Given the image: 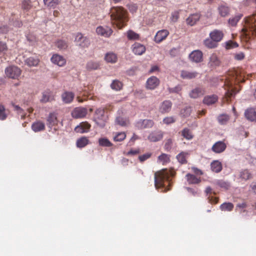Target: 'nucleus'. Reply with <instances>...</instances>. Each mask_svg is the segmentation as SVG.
Masks as SVG:
<instances>
[{
    "instance_id": "obj_2",
    "label": "nucleus",
    "mask_w": 256,
    "mask_h": 256,
    "mask_svg": "<svg viewBox=\"0 0 256 256\" xmlns=\"http://www.w3.org/2000/svg\"><path fill=\"white\" fill-rule=\"evenodd\" d=\"M110 18L112 24L118 29L126 26L128 20L127 11L122 6L113 7L110 10Z\"/></svg>"
},
{
    "instance_id": "obj_18",
    "label": "nucleus",
    "mask_w": 256,
    "mask_h": 256,
    "mask_svg": "<svg viewBox=\"0 0 256 256\" xmlns=\"http://www.w3.org/2000/svg\"><path fill=\"white\" fill-rule=\"evenodd\" d=\"M96 32L98 34L106 38L109 37L113 32L110 28L107 26L104 28L102 26H98Z\"/></svg>"
},
{
    "instance_id": "obj_7",
    "label": "nucleus",
    "mask_w": 256,
    "mask_h": 256,
    "mask_svg": "<svg viewBox=\"0 0 256 256\" xmlns=\"http://www.w3.org/2000/svg\"><path fill=\"white\" fill-rule=\"evenodd\" d=\"M96 121L97 124L100 127L105 126V122L106 117L104 115V110L102 108L97 109L95 112Z\"/></svg>"
},
{
    "instance_id": "obj_21",
    "label": "nucleus",
    "mask_w": 256,
    "mask_h": 256,
    "mask_svg": "<svg viewBox=\"0 0 256 256\" xmlns=\"http://www.w3.org/2000/svg\"><path fill=\"white\" fill-rule=\"evenodd\" d=\"M246 118L249 120L256 121V108H248L244 112Z\"/></svg>"
},
{
    "instance_id": "obj_58",
    "label": "nucleus",
    "mask_w": 256,
    "mask_h": 256,
    "mask_svg": "<svg viewBox=\"0 0 256 256\" xmlns=\"http://www.w3.org/2000/svg\"><path fill=\"white\" fill-rule=\"evenodd\" d=\"M191 112L190 108L186 107L181 111V114L184 117L188 116L190 115Z\"/></svg>"
},
{
    "instance_id": "obj_44",
    "label": "nucleus",
    "mask_w": 256,
    "mask_h": 256,
    "mask_svg": "<svg viewBox=\"0 0 256 256\" xmlns=\"http://www.w3.org/2000/svg\"><path fill=\"white\" fill-rule=\"evenodd\" d=\"M110 87L112 90H120L122 87V84L118 80H114L111 84Z\"/></svg>"
},
{
    "instance_id": "obj_16",
    "label": "nucleus",
    "mask_w": 256,
    "mask_h": 256,
    "mask_svg": "<svg viewBox=\"0 0 256 256\" xmlns=\"http://www.w3.org/2000/svg\"><path fill=\"white\" fill-rule=\"evenodd\" d=\"M52 63L60 66H62L66 64V60L62 56L58 54H54L50 58Z\"/></svg>"
},
{
    "instance_id": "obj_26",
    "label": "nucleus",
    "mask_w": 256,
    "mask_h": 256,
    "mask_svg": "<svg viewBox=\"0 0 256 256\" xmlns=\"http://www.w3.org/2000/svg\"><path fill=\"white\" fill-rule=\"evenodd\" d=\"M220 64V61L217 56L214 54H212L210 58V60L208 63V66L214 68L218 66Z\"/></svg>"
},
{
    "instance_id": "obj_45",
    "label": "nucleus",
    "mask_w": 256,
    "mask_h": 256,
    "mask_svg": "<svg viewBox=\"0 0 256 256\" xmlns=\"http://www.w3.org/2000/svg\"><path fill=\"white\" fill-rule=\"evenodd\" d=\"M100 146L106 147L112 146L113 144L106 138H100L98 140Z\"/></svg>"
},
{
    "instance_id": "obj_27",
    "label": "nucleus",
    "mask_w": 256,
    "mask_h": 256,
    "mask_svg": "<svg viewBox=\"0 0 256 256\" xmlns=\"http://www.w3.org/2000/svg\"><path fill=\"white\" fill-rule=\"evenodd\" d=\"M218 100V98L216 94L206 96L204 98L203 102L206 105L210 106L216 103Z\"/></svg>"
},
{
    "instance_id": "obj_12",
    "label": "nucleus",
    "mask_w": 256,
    "mask_h": 256,
    "mask_svg": "<svg viewBox=\"0 0 256 256\" xmlns=\"http://www.w3.org/2000/svg\"><path fill=\"white\" fill-rule=\"evenodd\" d=\"M189 58L193 62H200L202 61L203 54L200 50H195L190 54Z\"/></svg>"
},
{
    "instance_id": "obj_64",
    "label": "nucleus",
    "mask_w": 256,
    "mask_h": 256,
    "mask_svg": "<svg viewBox=\"0 0 256 256\" xmlns=\"http://www.w3.org/2000/svg\"><path fill=\"white\" fill-rule=\"evenodd\" d=\"M182 90L180 86H178L174 88H170L169 92H176L178 93Z\"/></svg>"
},
{
    "instance_id": "obj_31",
    "label": "nucleus",
    "mask_w": 256,
    "mask_h": 256,
    "mask_svg": "<svg viewBox=\"0 0 256 256\" xmlns=\"http://www.w3.org/2000/svg\"><path fill=\"white\" fill-rule=\"evenodd\" d=\"M89 143L90 140L87 137L82 136L77 140L76 145L78 148H82L86 146Z\"/></svg>"
},
{
    "instance_id": "obj_19",
    "label": "nucleus",
    "mask_w": 256,
    "mask_h": 256,
    "mask_svg": "<svg viewBox=\"0 0 256 256\" xmlns=\"http://www.w3.org/2000/svg\"><path fill=\"white\" fill-rule=\"evenodd\" d=\"M164 136V132L161 130L152 132L148 137V140L152 142L160 140Z\"/></svg>"
},
{
    "instance_id": "obj_53",
    "label": "nucleus",
    "mask_w": 256,
    "mask_h": 256,
    "mask_svg": "<svg viewBox=\"0 0 256 256\" xmlns=\"http://www.w3.org/2000/svg\"><path fill=\"white\" fill-rule=\"evenodd\" d=\"M7 114L6 112V108L4 106L0 104V120H5L7 118Z\"/></svg>"
},
{
    "instance_id": "obj_17",
    "label": "nucleus",
    "mask_w": 256,
    "mask_h": 256,
    "mask_svg": "<svg viewBox=\"0 0 256 256\" xmlns=\"http://www.w3.org/2000/svg\"><path fill=\"white\" fill-rule=\"evenodd\" d=\"M132 52L136 55H142L146 52V47L144 45L135 42L132 46Z\"/></svg>"
},
{
    "instance_id": "obj_41",
    "label": "nucleus",
    "mask_w": 256,
    "mask_h": 256,
    "mask_svg": "<svg viewBox=\"0 0 256 256\" xmlns=\"http://www.w3.org/2000/svg\"><path fill=\"white\" fill-rule=\"evenodd\" d=\"M99 67L100 64L98 62L92 60L88 62L86 66V69L88 70H96Z\"/></svg>"
},
{
    "instance_id": "obj_51",
    "label": "nucleus",
    "mask_w": 256,
    "mask_h": 256,
    "mask_svg": "<svg viewBox=\"0 0 256 256\" xmlns=\"http://www.w3.org/2000/svg\"><path fill=\"white\" fill-rule=\"evenodd\" d=\"M219 123L221 124H225L230 120V117L227 114H221L218 118Z\"/></svg>"
},
{
    "instance_id": "obj_6",
    "label": "nucleus",
    "mask_w": 256,
    "mask_h": 256,
    "mask_svg": "<svg viewBox=\"0 0 256 256\" xmlns=\"http://www.w3.org/2000/svg\"><path fill=\"white\" fill-rule=\"evenodd\" d=\"M75 42L81 48H88L90 44L88 38L84 36L82 33H77L75 36Z\"/></svg>"
},
{
    "instance_id": "obj_49",
    "label": "nucleus",
    "mask_w": 256,
    "mask_h": 256,
    "mask_svg": "<svg viewBox=\"0 0 256 256\" xmlns=\"http://www.w3.org/2000/svg\"><path fill=\"white\" fill-rule=\"evenodd\" d=\"M127 37L129 40H136L139 39L140 36L134 32L129 30L127 32Z\"/></svg>"
},
{
    "instance_id": "obj_3",
    "label": "nucleus",
    "mask_w": 256,
    "mask_h": 256,
    "mask_svg": "<svg viewBox=\"0 0 256 256\" xmlns=\"http://www.w3.org/2000/svg\"><path fill=\"white\" fill-rule=\"evenodd\" d=\"M170 172L166 170H162L154 174V185L156 188H164V192L170 190L168 188L170 186Z\"/></svg>"
},
{
    "instance_id": "obj_33",
    "label": "nucleus",
    "mask_w": 256,
    "mask_h": 256,
    "mask_svg": "<svg viewBox=\"0 0 256 256\" xmlns=\"http://www.w3.org/2000/svg\"><path fill=\"white\" fill-rule=\"evenodd\" d=\"M210 166L212 171L216 173L220 172L222 168V163L217 160H214L212 162Z\"/></svg>"
},
{
    "instance_id": "obj_56",
    "label": "nucleus",
    "mask_w": 256,
    "mask_h": 256,
    "mask_svg": "<svg viewBox=\"0 0 256 256\" xmlns=\"http://www.w3.org/2000/svg\"><path fill=\"white\" fill-rule=\"evenodd\" d=\"M238 46V45L237 42L232 40H229L226 44V49H231L236 48Z\"/></svg>"
},
{
    "instance_id": "obj_63",
    "label": "nucleus",
    "mask_w": 256,
    "mask_h": 256,
    "mask_svg": "<svg viewBox=\"0 0 256 256\" xmlns=\"http://www.w3.org/2000/svg\"><path fill=\"white\" fill-rule=\"evenodd\" d=\"M129 10L132 12H136L138 10V6L135 4H131L128 6Z\"/></svg>"
},
{
    "instance_id": "obj_52",
    "label": "nucleus",
    "mask_w": 256,
    "mask_h": 256,
    "mask_svg": "<svg viewBox=\"0 0 256 256\" xmlns=\"http://www.w3.org/2000/svg\"><path fill=\"white\" fill-rule=\"evenodd\" d=\"M56 46L60 50H65L68 47L67 42L64 40H58L56 42Z\"/></svg>"
},
{
    "instance_id": "obj_59",
    "label": "nucleus",
    "mask_w": 256,
    "mask_h": 256,
    "mask_svg": "<svg viewBox=\"0 0 256 256\" xmlns=\"http://www.w3.org/2000/svg\"><path fill=\"white\" fill-rule=\"evenodd\" d=\"M172 140L169 138L166 140V142L164 144V148L166 150H170L172 148Z\"/></svg>"
},
{
    "instance_id": "obj_28",
    "label": "nucleus",
    "mask_w": 256,
    "mask_h": 256,
    "mask_svg": "<svg viewBox=\"0 0 256 256\" xmlns=\"http://www.w3.org/2000/svg\"><path fill=\"white\" fill-rule=\"evenodd\" d=\"M198 73L196 72H189L188 70H182L180 73V76L184 79H192L196 78Z\"/></svg>"
},
{
    "instance_id": "obj_55",
    "label": "nucleus",
    "mask_w": 256,
    "mask_h": 256,
    "mask_svg": "<svg viewBox=\"0 0 256 256\" xmlns=\"http://www.w3.org/2000/svg\"><path fill=\"white\" fill-rule=\"evenodd\" d=\"M177 159L178 160V161L182 163V164H185L186 162V154L184 152H182L180 154H179L177 156Z\"/></svg>"
},
{
    "instance_id": "obj_10",
    "label": "nucleus",
    "mask_w": 256,
    "mask_h": 256,
    "mask_svg": "<svg viewBox=\"0 0 256 256\" xmlns=\"http://www.w3.org/2000/svg\"><path fill=\"white\" fill-rule=\"evenodd\" d=\"M154 123L152 120H140L136 124V126L138 129L149 128H152Z\"/></svg>"
},
{
    "instance_id": "obj_29",
    "label": "nucleus",
    "mask_w": 256,
    "mask_h": 256,
    "mask_svg": "<svg viewBox=\"0 0 256 256\" xmlns=\"http://www.w3.org/2000/svg\"><path fill=\"white\" fill-rule=\"evenodd\" d=\"M104 60L107 62L114 64L118 60V56L112 52H108L105 54Z\"/></svg>"
},
{
    "instance_id": "obj_36",
    "label": "nucleus",
    "mask_w": 256,
    "mask_h": 256,
    "mask_svg": "<svg viewBox=\"0 0 256 256\" xmlns=\"http://www.w3.org/2000/svg\"><path fill=\"white\" fill-rule=\"evenodd\" d=\"M218 10L220 14L222 17L228 16L230 13L229 8L224 5L220 6L218 8Z\"/></svg>"
},
{
    "instance_id": "obj_61",
    "label": "nucleus",
    "mask_w": 256,
    "mask_h": 256,
    "mask_svg": "<svg viewBox=\"0 0 256 256\" xmlns=\"http://www.w3.org/2000/svg\"><path fill=\"white\" fill-rule=\"evenodd\" d=\"M8 48L6 44L0 41V54L5 52L7 50Z\"/></svg>"
},
{
    "instance_id": "obj_60",
    "label": "nucleus",
    "mask_w": 256,
    "mask_h": 256,
    "mask_svg": "<svg viewBox=\"0 0 256 256\" xmlns=\"http://www.w3.org/2000/svg\"><path fill=\"white\" fill-rule=\"evenodd\" d=\"M151 156V154L146 153L138 156V159L140 162H144L149 158Z\"/></svg>"
},
{
    "instance_id": "obj_32",
    "label": "nucleus",
    "mask_w": 256,
    "mask_h": 256,
    "mask_svg": "<svg viewBox=\"0 0 256 256\" xmlns=\"http://www.w3.org/2000/svg\"><path fill=\"white\" fill-rule=\"evenodd\" d=\"M58 123V120L56 116L54 113H50L49 114L47 118V125L48 127L52 126Z\"/></svg>"
},
{
    "instance_id": "obj_13",
    "label": "nucleus",
    "mask_w": 256,
    "mask_h": 256,
    "mask_svg": "<svg viewBox=\"0 0 256 256\" xmlns=\"http://www.w3.org/2000/svg\"><path fill=\"white\" fill-rule=\"evenodd\" d=\"M160 84V80L156 76H152L149 78L146 82V88L149 90H154Z\"/></svg>"
},
{
    "instance_id": "obj_8",
    "label": "nucleus",
    "mask_w": 256,
    "mask_h": 256,
    "mask_svg": "<svg viewBox=\"0 0 256 256\" xmlns=\"http://www.w3.org/2000/svg\"><path fill=\"white\" fill-rule=\"evenodd\" d=\"M87 114L88 110L86 108L78 107L72 112L71 114L72 117L74 118H80L85 117Z\"/></svg>"
},
{
    "instance_id": "obj_4",
    "label": "nucleus",
    "mask_w": 256,
    "mask_h": 256,
    "mask_svg": "<svg viewBox=\"0 0 256 256\" xmlns=\"http://www.w3.org/2000/svg\"><path fill=\"white\" fill-rule=\"evenodd\" d=\"M256 14H253L246 18V24L242 31L246 38L250 39L256 36Z\"/></svg>"
},
{
    "instance_id": "obj_39",
    "label": "nucleus",
    "mask_w": 256,
    "mask_h": 256,
    "mask_svg": "<svg viewBox=\"0 0 256 256\" xmlns=\"http://www.w3.org/2000/svg\"><path fill=\"white\" fill-rule=\"evenodd\" d=\"M242 15L240 14H238L234 17L230 18L228 20V24L230 26H234L236 25L238 22L240 20Z\"/></svg>"
},
{
    "instance_id": "obj_9",
    "label": "nucleus",
    "mask_w": 256,
    "mask_h": 256,
    "mask_svg": "<svg viewBox=\"0 0 256 256\" xmlns=\"http://www.w3.org/2000/svg\"><path fill=\"white\" fill-rule=\"evenodd\" d=\"M226 144L224 141H218L213 144L212 150L214 153L220 154L226 150Z\"/></svg>"
},
{
    "instance_id": "obj_14",
    "label": "nucleus",
    "mask_w": 256,
    "mask_h": 256,
    "mask_svg": "<svg viewBox=\"0 0 256 256\" xmlns=\"http://www.w3.org/2000/svg\"><path fill=\"white\" fill-rule=\"evenodd\" d=\"M169 34V32L167 30H158L155 36L154 41L156 43H160L164 40Z\"/></svg>"
},
{
    "instance_id": "obj_50",
    "label": "nucleus",
    "mask_w": 256,
    "mask_h": 256,
    "mask_svg": "<svg viewBox=\"0 0 256 256\" xmlns=\"http://www.w3.org/2000/svg\"><path fill=\"white\" fill-rule=\"evenodd\" d=\"M222 210L232 211L234 208V204L231 202H224L220 205Z\"/></svg>"
},
{
    "instance_id": "obj_24",
    "label": "nucleus",
    "mask_w": 256,
    "mask_h": 256,
    "mask_svg": "<svg viewBox=\"0 0 256 256\" xmlns=\"http://www.w3.org/2000/svg\"><path fill=\"white\" fill-rule=\"evenodd\" d=\"M53 100H54V96L51 91L47 90L42 93V98L40 99L42 102L46 103Z\"/></svg>"
},
{
    "instance_id": "obj_23",
    "label": "nucleus",
    "mask_w": 256,
    "mask_h": 256,
    "mask_svg": "<svg viewBox=\"0 0 256 256\" xmlns=\"http://www.w3.org/2000/svg\"><path fill=\"white\" fill-rule=\"evenodd\" d=\"M200 16L198 14H190L186 19V24L193 26L196 24V23L200 20Z\"/></svg>"
},
{
    "instance_id": "obj_20",
    "label": "nucleus",
    "mask_w": 256,
    "mask_h": 256,
    "mask_svg": "<svg viewBox=\"0 0 256 256\" xmlns=\"http://www.w3.org/2000/svg\"><path fill=\"white\" fill-rule=\"evenodd\" d=\"M205 94V90L204 88L200 87H198L192 90L190 94V96L192 98H197L200 96H202Z\"/></svg>"
},
{
    "instance_id": "obj_38",
    "label": "nucleus",
    "mask_w": 256,
    "mask_h": 256,
    "mask_svg": "<svg viewBox=\"0 0 256 256\" xmlns=\"http://www.w3.org/2000/svg\"><path fill=\"white\" fill-rule=\"evenodd\" d=\"M204 44L208 48H215L218 46V44L210 38L206 39L204 42Z\"/></svg>"
},
{
    "instance_id": "obj_46",
    "label": "nucleus",
    "mask_w": 256,
    "mask_h": 256,
    "mask_svg": "<svg viewBox=\"0 0 256 256\" xmlns=\"http://www.w3.org/2000/svg\"><path fill=\"white\" fill-rule=\"evenodd\" d=\"M158 160L164 165L170 162V156L167 154H162L158 157Z\"/></svg>"
},
{
    "instance_id": "obj_30",
    "label": "nucleus",
    "mask_w": 256,
    "mask_h": 256,
    "mask_svg": "<svg viewBox=\"0 0 256 256\" xmlns=\"http://www.w3.org/2000/svg\"><path fill=\"white\" fill-rule=\"evenodd\" d=\"M32 128L34 132H40L44 130L45 124L42 122L36 121L32 124Z\"/></svg>"
},
{
    "instance_id": "obj_57",
    "label": "nucleus",
    "mask_w": 256,
    "mask_h": 256,
    "mask_svg": "<svg viewBox=\"0 0 256 256\" xmlns=\"http://www.w3.org/2000/svg\"><path fill=\"white\" fill-rule=\"evenodd\" d=\"M162 122L166 124H170L174 123L176 122V119L173 116H168L164 118Z\"/></svg>"
},
{
    "instance_id": "obj_48",
    "label": "nucleus",
    "mask_w": 256,
    "mask_h": 256,
    "mask_svg": "<svg viewBox=\"0 0 256 256\" xmlns=\"http://www.w3.org/2000/svg\"><path fill=\"white\" fill-rule=\"evenodd\" d=\"M22 8L24 10L28 12L32 8L31 1L30 0H24L22 2Z\"/></svg>"
},
{
    "instance_id": "obj_54",
    "label": "nucleus",
    "mask_w": 256,
    "mask_h": 256,
    "mask_svg": "<svg viewBox=\"0 0 256 256\" xmlns=\"http://www.w3.org/2000/svg\"><path fill=\"white\" fill-rule=\"evenodd\" d=\"M217 184L219 186H220L222 188H224L226 190L228 189L230 187V184L229 182L224 181V180H218L217 182Z\"/></svg>"
},
{
    "instance_id": "obj_40",
    "label": "nucleus",
    "mask_w": 256,
    "mask_h": 256,
    "mask_svg": "<svg viewBox=\"0 0 256 256\" xmlns=\"http://www.w3.org/2000/svg\"><path fill=\"white\" fill-rule=\"evenodd\" d=\"M182 136L188 140H190L194 137L192 131L188 128H184L182 130Z\"/></svg>"
},
{
    "instance_id": "obj_62",
    "label": "nucleus",
    "mask_w": 256,
    "mask_h": 256,
    "mask_svg": "<svg viewBox=\"0 0 256 256\" xmlns=\"http://www.w3.org/2000/svg\"><path fill=\"white\" fill-rule=\"evenodd\" d=\"M10 30L9 27L6 25H3L0 27V34H6Z\"/></svg>"
},
{
    "instance_id": "obj_47",
    "label": "nucleus",
    "mask_w": 256,
    "mask_h": 256,
    "mask_svg": "<svg viewBox=\"0 0 256 256\" xmlns=\"http://www.w3.org/2000/svg\"><path fill=\"white\" fill-rule=\"evenodd\" d=\"M116 124L122 126H127L129 124V121L128 120L120 116L116 118Z\"/></svg>"
},
{
    "instance_id": "obj_43",
    "label": "nucleus",
    "mask_w": 256,
    "mask_h": 256,
    "mask_svg": "<svg viewBox=\"0 0 256 256\" xmlns=\"http://www.w3.org/2000/svg\"><path fill=\"white\" fill-rule=\"evenodd\" d=\"M60 0H44L46 6L49 8H54L60 2Z\"/></svg>"
},
{
    "instance_id": "obj_5",
    "label": "nucleus",
    "mask_w": 256,
    "mask_h": 256,
    "mask_svg": "<svg viewBox=\"0 0 256 256\" xmlns=\"http://www.w3.org/2000/svg\"><path fill=\"white\" fill-rule=\"evenodd\" d=\"M22 70L16 66H10L5 70L6 76L12 79H18L21 74Z\"/></svg>"
},
{
    "instance_id": "obj_34",
    "label": "nucleus",
    "mask_w": 256,
    "mask_h": 256,
    "mask_svg": "<svg viewBox=\"0 0 256 256\" xmlns=\"http://www.w3.org/2000/svg\"><path fill=\"white\" fill-rule=\"evenodd\" d=\"M126 135L124 132H113V140L116 142H120L126 138Z\"/></svg>"
},
{
    "instance_id": "obj_1",
    "label": "nucleus",
    "mask_w": 256,
    "mask_h": 256,
    "mask_svg": "<svg viewBox=\"0 0 256 256\" xmlns=\"http://www.w3.org/2000/svg\"><path fill=\"white\" fill-rule=\"evenodd\" d=\"M230 75L232 76L230 78H228L225 82L224 86L226 90L225 97L227 102L238 92L234 84L236 83L244 82V76L241 69L235 70L230 72Z\"/></svg>"
},
{
    "instance_id": "obj_15",
    "label": "nucleus",
    "mask_w": 256,
    "mask_h": 256,
    "mask_svg": "<svg viewBox=\"0 0 256 256\" xmlns=\"http://www.w3.org/2000/svg\"><path fill=\"white\" fill-rule=\"evenodd\" d=\"M224 36V34L222 31L218 30H214L210 33V38L216 43L220 42Z\"/></svg>"
},
{
    "instance_id": "obj_35",
    "label": "nucleus",
    "mask_w": 256,
    "mask_h": 256,
    "mask_svg": "<svg viewBox=\"0 0 256 256\" xmlns=\"http://www.w3.org/2000/svg\"><path fill=\"white\" fill-rule=\"evenodd\" d=\"M186 177L187 181L190 184H197L200 182V178H197L194 174H188Z\"/></svg>"
},
{
    "instance_id": "obj_37",
    "label": "nucleus",
    "mask_w": 256,
    "mask_h": 256,
    "mask_svg": "<svg viewBox=\"0 0 256 256\" xmlns=\"http://www.w3.org/2000/svg\"><path fill=\"white\" fill-rule=\"evenodd\" d=\"M39 62V59L34 57H30L26 60V64L30 66H36Z\"/></svg>"
},
{
    "instance_id": "obj_42",
    "label": "nucleus",
    "mask_w": 256,
    "mask_h": 256,
    "mask_svg": "<svg viewBox=\"0 0 256 256\" xmlns=\"http://www.w3.org/2000/svg\"><path fill=\"white\" fill-rule=\"evenodd\" d=\"M240 177L245 180H248L252 178V174L248 170H244L240 172Z\"/></svg>"
},
{
    "instance_id": "obj_25",
    "label": "nucleus",
    "mask_w": 256,
    "mask_h": 256,
    "mask_svg": "<svg viewBox=\"0 0 256 256\" xmlns=\"http://www.w3.org/2000/svg\"><path fill=\"white\" fill-rule=\"evenodd\" d=\"M172 104L169 100L164 101L160 107V112L162 114L168 112L172 108Z\"/></svg>"
},
{
    "instance_id": "obj_11",
    "label": "nucleus",
    "mask_w": 256,
    "mask_h": 256,
    "mask_svg": "<svg viewBox=\"0 0 256 256\" xmlns=\"http://www.w3.org/2000/svg\"><path fill=\"white\" fill-rule=\"evenodd\" d=\"M90 127V124L87 122H82L74 128V131L80 134L86 133L89 132Z\"/></svg>"
},
{
    "instance_id": "obj_22",
    "label": "nucleus",
    "mask_w": 256,
    "mask_h": 256,
    "mask_svg": "<svg viewBox=\"0 0 256 256\" xmlns=\"http://www.w3.org/2000/svg\"><path fill=\"white\" fill-rule=\"evenodd\" d=\"M74 94L71 92L66 91L62 94V99L65 104L72 102L74 98Z\"/></svg>"
}]
</instances>
